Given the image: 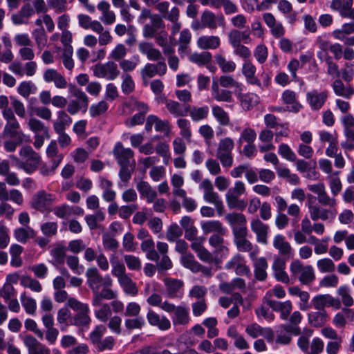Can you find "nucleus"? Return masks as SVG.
<instances>
[{"mask_svg":"<svg viewBox=\"0 0 354 354\" xmlns=\"http://www.w3.org/2000/svg\"><path fill=\"white\" fill-rule=\"evenodd\" d=\"M22 160L16 158V167L24 170L26 174H32L39 167L41 157L30 146H24L19 150Z\"/></svg>","mask_w":354,"mask_h":354,"instance_id":"1","label":"nucleus"},{"mask_svg":"<svg viewBox=\"0 0 354 354\" xmlns=\"http://www.w3.org/2000/svg\"><path fill=\"white\" fill-rule=\"evenodd\" d=\"M291 277L301 284L309 285L315 279V273L311 265H306L296 259L290 264Z\"/></svg>","mask_w":354,"mask_h":354,"instance_id":"2","label":"nucleus"},{"mask_svg":"<svg viewBox=\"0 0 354 354\" xmlns=\"http://www.w3.org/2000/svg\"><path fill=\"white\" fill-rule=\"evenodd\" d=\"M246 187L245 183L241 180L234 182L233 187L228 189L225 194V201L230 209H238L243 210L246 207V202L239 199L241 195L245 194Z\"/></svg>","mask_w":354,"mask_h":354,"instance_id":"3","label":"nucleus"},{"mask_svg":"<svg viewBox=\"0 0 354 354\" xmlns=\"http://www.w3.org/2000/svg\"><path fill=\"white\" fill-rule=\"evenodd\" d=\"M86 277L87 284L92 290L93 294L97 290H100L102 286L110 287L112 286L113 281L110 276L107 274L103 277L95 267L88 268Z\"/></svg>","mask_w":354,"mask_h":354,"instance_id":"4","label":"nucleus"},{"mask_svg":"<svg viewBox=\"0 0 354 354\" xmlns=\"http://www.w3.org/2000/svg\"><path fill=\"white\" fill-rule=\"evenodd\" d=\"M234 147V141L230 138H225L219 141L216 157L219 159L223 167H230L232 166L234 159L232 151Z\"/></svg>","mask_w":354,"mask_h":354,"instance_id":"5","label":"nucleus"},{"mask_svg":"<svg viewBox=\"0 0 354 354\" xmlns=\"http://www.w3.org/2000/svg\"><path fill=\"white\" fill-rule=\"evenodd\" d=\"M91 70L95 77L106 80H113L120 74L118 65L112 61L104 64H97L91 67Z\"/></svg>","mask_w":354,"mask_h":354,"instance_id":"6","label":"nucleus"},{"mask_svg":"<svg viewBox=\"0 0 354 354\" xmlns=\"http://www.w3.org/2000/svg\"><path fill=\"white\" fill-rule=\"evenodd\" d=\"M55 199V195L41 190L33 196L31 200V207L41 212H48L51 210L52 203Z\"/></svg>","mask_w":354,"mask_h":354,"instance_id":"7","label":"nucleus"},{"mask_svg":"<svg viewBox=\"0 0 354 354\" xmlns=\"http://www.w3.org/2000/svg\"><path fill=\"white\" fill-rule=\"evenodd\" d=\"M223 236L213 234L209 239V245L214 249V255L221 259L226 258L230 253L229 243L224 240Z\"/></svg>","mask_w":354,"mask_h":354,"instance_id":"8","label":"nucleus"},{"mask_svg":"<svg viewBox=\"0 0 354 354\" xmlns=\"http://www.w3.org/2000/svg\"><path fill=\"white\" fill-rule=\"evenodd\" d=\"M3 134L15 138L20 142H28L30 141V136L24 134L20 129V124L17 120L6 122L3 129Z\"/></svg>","mask_w":354,"mask_h":354,"instance_id":"9","label":"nucleus"},{"mask_svg":"<svg viewBox=\"0 0 354 354\" xmlns=\"http://www.w3.org/2000/svg\"><path fill=\"white\" fill-rule=\"evenodd\" d=\"M306 205L308 207L310 217L313 221L321 219L322 221H328L331 222L335 219L334 212L333 210H326V208L315 205L310 200Z\"/></svg>","mask_w":354,"mask_h":354,"instance_id":"10","label":"nucleus"},{"mask_svg":"<svg viewBox=\"0 0 354 354\" xmlns=\"http://www.w3.org/2000/svg\"><path fill=\"white\" fill-rule=\"evenodd\" d=\"M328 97L326 91L311 90L306 93V101L313 111L319 110Z\"/></svg>","mask_w":354,"mask_h":354,"instance_id":"11","label":"nucleus"},{"mask_svg":"<svg viewBox=\"0 0 354 354\" xmlns=\"http://www.w3.org/2000/svg\"><path fill=\"white\" fill-rule=\"evenodd\" d=\"M272 270L277 281L285 284L290 283V279L286 271L285 260L279 257H276L272 264Z\"/></svg>","mask_w":354,"mask_h":354,"instance_id":"12","label":"nucleus"},{"mask_svg":"<svg viewBox=\"0 0 354 354\" xmlns=\"http://www.w3.org/2000/svg\"><path fill=\"white\" fill-rule=\"evenodd\" d=\"M113 153L120 165H130L131 162H135L133 151L130 148H124L120 142L116 143Z\"/></svg>","mask_w":354,"mask_h":354,"instance_id":"13","label":"nucleus"},{"mask_svg":"<svg viewBox=\"0 0 354 354\" xmlns=\"http://www.w3.org/2000/svg\"><path fill=\"white\" fill-rule=\"evenodd\" d=\"M281 102L286 105V109L290 112L297 113L301 109V105L297 100V93L292 90L286 89L281 96Z\"/></svg>","mask_w":354,"mask_h":354,"instance_id":"14","label":"nucleus"},{"mask_svg":"<svg viewBox=\"0 0 354 354\" xmlns=\"http://www.w3.org/2000/svg\"><path fill=\"white\" fill-rule=\"evenodd\" d=\"M272 245L281 256L290 258L294 254V250L290 243L282 234H278L274 236Z\"/></svg>","mask_w":354,"mask_h":354,"instance_id":"15","label":"nucleus"},{"mask_svg":"<svg viewBox=\"0 0 354 354\" xmlns=\"http://www.w3.org/2000/svg\"><path fill=\"white\" fill-rule=\"evenodd\" d=\"M147 37H156L160 45L165 43L167 34L164 31V24H147L144 28Z\"/></svg>","mask_w":354,"mask_h":354,"instance_id":"16","label":"nucleus"},{"mask_svg":"<svg viewBox=\"0 0 354 354\" xmlns=\"http://www.w3.org/2000/svg\"><path fill=\"white\" fill-rule=\"evenodd\" d=\"M221 87V86L218 85L216 80L212 81L211 86L212 97L214 100L220 102H232L234 100L232 92L230 90L225 89V88Z\"/></svg>","mask_w":354,"mask_h":354,"instance_id":"17","label":"nucleus"},{"mask_svg":"<svg viewBox=\"0 0 354 354\" xmlns=\"http://www.w3.org/2000/svg\"><path fill=\"white\" fill-rule=\"evenodd\" d=\"M147 319L151 326L158 327L160 330H167L171 327L169 319L165 315L160 316L151 309L147 313Z\"/></svg>","mask_w":354,"mask_h":354,"instance_id":"18","label":"nucleus"},{"mask_svg":"<svg viewBox=\"0 0 354 354\" xmlns=\"http://www.w3.org/2000/svg\"><path fill=\"white\" fill-rule=\"evenodd\" d=\"M226 269H232L239 275H248L250 268L245 265L244 259L239 254L233 257L225 266Z\"/></svg>","mask_w":354,"mask_h":354,"instance_id":"19","label":"nucleus"},{"mask_svg":"<svg viewBox=\"0 0 354 354\" xmlns=\"http://www.w3.org/2000/svg\"><path fill=\"white\" fill-rule=\"evenodd\" d=\"M251 230L257 236V241L262 244H267L268 225L263 223L259 219H253L251 221Z\"/></svg>","mask_w":354,"mask_h":354,"instance_id":"20","label":"nucleus"},{"mask_svg":"<svg viewBox=\"0 0 354 354\" xmlns=\"http://www.w3.org/2000/svg\"><path fill=\"white\" fill-rule=\"evenodd\" d=\"M84 29H91L99 34V43L100 45H106L112 40L109 30L102 27L101 24H80Z\"/></svg>","mask_w":354,"mask_h":354,"instance_id":"21","label":"nucleus"},{"mask_svg":"<svg viewBox=\"0 0 354 354\" xmlns=\"http://www.w3.org/2000/svg\"><path fill=\"white\" fill-rule=\"evenodd\" d=\"M201 227L205 234L214 233V234L224 235L227 232L226 228L218 220L201 221Z\"/></svg>","mask_w":354,"mask_h":354,"instance_id":"22","label":"nucleus"},{"mask_svg":"<svg viewBox=\"0 0 354 354\" xmlns=\"http://www.w3.org/2000/svg\"><path fill=\"white\" fill-rule=\"evenodd\" d=\"M164 282L169 297H180L183 295V282L181 280L166 278Z\"/></svg>","mask_w":354,"mask_h":354,"instance_id":"23","label":"nucleus"},{"mask_svg":"<svg viewBox=\"0 0 354 354\" xmlns=\"http://www.w3.org/2000/svg\"><path fill=\"white\" fill-rule=\"evenodd\" d=\"M158 132H167L169 130V122L167 120H160L155 115H149L146 121L145 129L147 131H151L153 126Z\"/></svg>","mask_w":354,"mask_h":354,"instance_id":"24","label":"nucleus"},{"mask_svg":"<svg viewBox=\"0 0 354 354\" xmlns=\"http://www.w3.org/2000/svg\"><path fill=\"white\" fill-rule=\"evenodd\" d=\"M169 3L167 1H162L158 3L156 6V8L161 14L163 19L175 22L178 21L179 17V9L176 7H173L169 10Z\"/></svg>","mask_w":354,"mask_h":354,"instance_id":"25","label":"nucleus"},{"mask_svg":"<svg viewBox=\"0 0 354 354\" xmlns=\"http://www.w3.org/2000/svg\"><path fill=\"white\" fill-rule=\"evenodd\" d=\"M273 310L280 313V317L283 320H286L289 317L292 308V305L290 301H279L277 300H269V304H267Z\"/></svg>","mask_w":354,"mask_h":354,"instance_id":"26","label":"nucleus"},{"mask_svg":"<svg viewBox=\"0 0 354 354\" xmlns=\"http://www.w3.org/2000/svg\"><path fill=\"white\" fill-rule=\"evenodd\" d=\"M24 342L28 348V354H50L48 348L30 335L26 336Z\"/></svg>","mask_w":354,"mask_h":354,"instance_id":"27","label":"nucleus"},{"mask_svg":"<svg viewBox=\"0 0 354 354\" xmlns=\"http://www.w3.org/2000/svg\"><path fill=\"white\" fill-rule=\"evenodd\" d=\"M57 118L53 122V129L55 133H62V131H66L73 120L70 115L63 110H59L56 113Z\"/></svg>","mask_w":354,"mask_h":354,"instance_id":"28","label":"nucleus"},{"mask_svg":"<svg viewBox=\"0 0 354 354\" xmlns=\"http://www.w3.org/2000/svg\"><path fill=\"white\" fill-rule=\"evenodd\" d=\"M256 71V66L250 59L245 60L243 62L242 65V73L244 75L246 82L250 84L261 86L259 80L255 76Z\"/></svg>","mask_w":354,"mask_h":354,"instance_id":"29","label":"nucleus"},{"mask_svg":"<svg viewBox=\"0 0 354 354\" xmlns=\"http://www.w3.org/2000/svg\"><path fill=\"white\" fill-rule=\"evenodd\" d=\"M237 98L241 107L244 110H250L259 102V97L253 93H242L241 91L236 93Z\"/></svg>","mask_w":354,"mask_h":354,"instance_id":"30","label":"nucleus"},{"mask_svg":"<svg viewBox=\"0 0 354 354\" xmlns=\"http://www.w3.org/2000/svg\"><path fill=\"white\" fill-rule=\"evenodd\" d=\"M173 313L171 317L172 322L174 326L185 325L189 322V309L183 306H176L174 304V309L171 310Z\"/></svg>","mask_w":354,"mask_h":354,"instance_id":"31","label":"nucleus"},{"mask_svg":"<svg viewBox=\"0 0 354 354\" xmlns=\"http://www.w3.org/2000/svg\"><path fill=\"white\" fill-rule=\"evenodd\" d=\"M165 102L169 112L176 117L185 116L189 111V105L180 104L171 100H165Z\"/></svg>","mask_w":354,"mask_h":354,"instance_id":"32","label":"nucleus"},{"mask_svg":"<svg viewBox=\"0 0 354 354\" xmlns=\"http://www.w3.org/2000/svg\"><path fill=\"white\" fill-rule=\"evenodd\" d=\"M136 188L140 196L145 198L148 203L153 202L157 196L156 191L146 181H139L136 184Z\"/></svg>","mask_w":354,"mask_h":354,"instance_id":"33","label":"nucleus"},{"mask_svg":"<svg viewBox=\"0 0 354 354\" xmlns=\"http://www.w3.org/2000/svg\"><path fill=\"white\" fill-rule=\"evenodd\" d=\"M218 86L223 88H234L239 91H243V84L234 79L231 75H223L218 77H214Z\"/></svg>","mask_w":354,"mask_h":354,"instance_id":"34","label":"nucleus"},{"mask_svg":"<svg viewBox=\"0 0 354 354\" xmlns=\"http://www.w3.org/2000/svg\"><path fill=\"white\" fill-rule=\"evenodd\" d=\"M147 302L149 305L155 307H159L162 310L167 313H171V310L174 309V304H171L167 301H162V297L157 294L153 293L147 299Z\"/></svg>","mask_w":354,"mask_h":354,"instance_id":"35","label":"nucleus"},{"mask_svg":"<svg viewBox=\"0 0 354 354\" xmlns=\"http://www.w3.org/2000/svg\"><path fill=\"white\" fill-rule=\"evenodd\" d=\"M254 275L257 279L263 281L267 277V268L268 267L265 257H259L254 259Z\"/></svg>","mask_w":354,"mask_h":354,"instance_id":"36","label":"nucleus"},{"mask_svg":"<svg viewBox=\"0 0 354 354\" xmlns=\"http://www.w3.org/2000/svg\"><path fill=\"white\" fill-rule=\"evenodd\" d=\"M95 308L94 315L97 319L102 322H106L110 318L112 312L108 304L100 302L98 305H93Z\"/></svg>","mask_w":354,"mask_h":354,"instance_id":"37","label":"nucleus"},{"mask_svg":"<svg viewBox=\"0 0 354 354\" xmlns=\"http://www.w3.org/2000/svg\"><path fill=\"white\" fill-rule=\"evenodd\" d=\"M231 46L240 45L243 41L245 44L250 42V32L248 30L241 32L237 30H232L228 35Z\"/></svg>","mask_w":354,"mask_h":354,"instance_id":"38","label":"nucleus"},{"mask_svg":"<svg viewBox=\"0 0 354 354\" xmlns=\"http://www.w3.org/2000/svg\"><path fill=\"white\" fill-rule=\"evenodd\" d=\"M118 281L125 294L131 297H135L138 295V289L136 284L129 276L127 274L123 276V277H120Z\"/></svg>","mask_w":354,"mask_h":354,"instance_id":"39","label":"nucleus"},{"mask_svg":"<svg viewBox=\"0 0 354 354\" xmlns=\"http://www.w3.org/2000/svg\"><path fill=\"white\" fill-rule=\"evenodd\" d=\"M117 297V292L112 290L109 287H104L101 292L97 290L93 293L92 298V305H98L102 302V299L111 300Z\"/></svg>","mask_w":354,"mask_h":354,"instance_id":"40","label":"nucleus"},{"mask_svg":"<svg viewBox=\"0 0 354 354\" xmlns=\"http://www.w3.org/2000/svg\"><path fill=\"white\" fill-rule=\"evenodd\" d=\"M35 232L30 226L19 227L14 230V236L18 242L26 243L35 236Z\"/></svg>","mask_w":354,"mask_h":354,"instance_id":"41","label":"nucleus"},{"mask_svg":"<svg viewBox=\"0 0 354 354\" xmlns=\"http://www.w3.org/2000/svg\"><path fill=\"white\" fill-rule=\"evenodd\" d=\"M66 248L61 244L56 245L51 250L50 255L52 260L50 262L55 266L62 265L65 260Z\"/></svg>","mask_w":354,"mask_h":354,"instance_id":"42","label":"nucleus"},{"mask_svg":"<svg viewBox=\"0 0 354 354\" xmlns=\"http://www.w3.org/2000/svg\"><path fill=\"white\" fill-rule=\"evenodd\" d=\"M141 249L146 253L148 259L154 261H157L159 259V255L154 249V242L151 238L142 241Z\"/></svg>","mask_w":354,"mask_h":354,"instance_id":"43","label":"nucleus"},{"mask_svg":"<svg viewBox=\"0 0 354 354\" xmlns=\"http://www.w3.org/2000/svg\"><path fill=\"white\" fill-rule=\"evenodd\" d=\"M197 44L201 49H215L219 46L220 40L216 36H203L199 37Z\"/></svg>","mask_w":354,"mask_h":354,"instance_id":"44","label":"nucleus"},{"mask_svg":"<svg viewBox=\"0 0 354 354\" xmlns=\"http://www.w3.org/2000/svg\"><path fill=\"white\" fill-rule=\"evenodd\" d=\"M339 171H335L333 174L327 176L326 178L328 181L329 187L333 196H336L341 192L342 185L339 177Z\"/></svg>","mask_w":354,"mask_h":354,"instance_id":"45","label":"nucleus"},{"mask_svg":"<svg viewBox=\"0 0 354 354\" xmlns=\"http://www.w3.org/2000/svg\"><path fill=\"white\" fill-rule=\"evenodd\" d=\"M110 263L112 268L111 274L117 277L118 280L127 275L125 266L115 255L110 257Z\"/></svg>","mask_w":354,"mask_h":354,"instance_id":"46","label":"nucleus"},{"mask_svg":"<svg viewBox=\"0 0 354 354\" xmlns=\"http://www.w3.org/2000/svg\"><path fill=\"white\" fill-rule=\"evenodd\" d=\"M335 196L331 197L330 196L326 191H325L322 194H321L318 198V202L323 206L328 207L326 210H333L334 212V218H335L337 214V210L336 208L337 205V200L335 198Z\"/></svg>","mask_w":354,"mask_h":354,"instance_id":"47","label":"nucleus"},{"mask_svg":"<svg viewBox=\"0 0 354 354\" xmlns=\"http://www.w3.org/2000/svg\"><path fill=\"white\" fill-rule=\"evenodd\" d=\"M180 263L183 267L190 270L193 272H198L201 268V264L195 259L192 254L182 255Z\"/></svg>","mask_w":354,"mask_h":354,"instance_id":"48","label":"nucleus"},{"mask_svg":"<svg viewBox=\"0 0 354 354\" xmlns=\"http://www.w3.org/2000/svg\"><path fill=\"white\" fill-rule=\"evenodd\" d=\"M328 319V317L324 310L312 312L308 314V321L310 324L315 327H319L324 325Z\"/></svg>","mask_w":354,"mask_h":354,"instance_id":"49","label":"nucleus"},{"mask_svg":"<svg viewBox=\"0 0 354 354\" xmlns=\"http://www.w3.org/2000/svg\"><path fill=\"white\" fill-rule=\"evenodd\" d=\"M34 13V8L30 4L26 3L21 8L18 13L12 16V19L14 22H21L24 20L28 19Z\"/></svg>","mask_w":354,"mask_h":354,"instance_id":"50","label":"nucleus"},{"mask_svg":"<svg viewBox=\"0 0 354 354\" xmlns=\"http://www.w3.org/2000/svg\"><path fill=\"white\" fill-rule=\"evenodd\" d=\"M217 64L223 73H232L236 68V64L232 60H227L224 56L218 54L215 56Z\"/></svg>","mask_w":354,"mask_h":354,"instance_id":"51","label":"nucleus"},{"mask_svg":"<svg viewBox=\"0 0 354 354\" xmlns=\"http://www.w3.org/2000/svg\"><path fill=\"white\" fill-rule=\"evenodd\" d=\"M333 88L337 95L345 98H350L354 93V90L351 86H344L341 80H335L333 82Z\"/></svg>","mask_w":354,"mask_h":354,"instance_id":"52","label":"nucleus"},{"mask_svg":"<svg viewBox=\"0 0 354 354\" xmlns=\"http://www.w3.org/2000/svg\"><path fill=\"white\" fill-rule=\"evenodd\" d=\"M105 219V214L101 210L95 212L93 214L86 215L85 220L91 230L98 227V223L102 222Z\"/></svg>","mask_w":354,"mask_h":354,"instance_id":"53","label":"nucleus"},{"mask_svg":"<svg viewBox=\"0 0 354 354\" xmlns=\"http://www.w3.org/2000/svg\"><path fill=\"white\" fill-rule=\"evenodd\" d=\"M212 112L218 122L223 126L230 123V118L227 113L220 106L214 105L212 107Z\"/></svg>","mask_w":354,"mask_h":354,"instance_id":"54","label":"nucleus"},{"mask_svg":"<svg viewBox=\"0 0 354 354\" xmlns=\"http://www.w3.org/2000/svg\"><path fill=\"white\" fill-rule=\"evenodd\" d=\"M277 152L282 158L289 162H294L297 160V154L286 143L280 144Z\"/></svg>","mask_w":354,"mask_h":354,"instance_id":"55","label":"nucleus"},{"mask_svg":"<svg viewBox=\"0 0 354 354\" xmlns=\"http://www.w3.org/2000/svg\"><path fill=\"white\" fill-rule=\"evenodd\" d=\"M203 199L205 202L213 204L218 211L223 208V204L218 194L214 189L204 192Z\"/></svg>","mask_w":354,"mask_h":354,"instance_id":"56","label":"nucleus"},{"mask_svg":"<svg viewBox=\"0 0 354 354\" xmlns=\"http://www.w3.org/2000/svg\"><path fill=\"white\" fill-rule=\"evenodd\" d=\"M189 115L194 122H199L206 118L209 113V108L207 106L201 107L194 106L189 108Z\"/></svg>","mask_w":354,"mask_h":354,"instance_id":"57","label":"nucleus"},{"mask_svg":"<svg viewBox=\"0 0 354 354\" xmlns=\"http://www.w3.org/2000/svg\"><path fill=\"white\" fill-rule=\"evenodd\" d=\"M337 294L340 296L342 303L345 306L350 307L354 304V300L351 295V288L346 285L339 287L337 290Z\"/></svg>","mask_w":354,"mask_h":354,"instance_id":"58","label":"nucleus"},{"mask_svg":"<svg viewBox=\"0 0 354 354\" xmlns=\"http://www.w3.org/2000/svg\"><path fill=\"white\" fill-rule=\"evenodd\" d=\"M71 316V313L67 308H62L58 310L57 321L62 331H65L69 326L68 321Z\"/></svg>","mask_w":354,"mask_h":354,"instance_id":"59","label":"nucleus"},{"mask_svg":"<svg viewBox=\"0 0 354 354\" xmlns=\"http://www.w3.org/2000/svg\"><path fill=\"white\" fill-rule=\"evenodd\" d=\"M36 91V86L34 83L30 81L21 82L17 88L18 93L25 98L28 97V96L32 93H35Z\"/></svg>","mask_w":354,"mask_h":354,"instance_id":"60","label":"nucleus"},{"mask_svg":"<svg viewBox=\"0 0 354 354\" xmlns=\"http://www.w3.org/2000/svg\"><path fill=\"white\" fill-rule=\"evenodd\" d=\"M21 305L28 314L32 315L37 308V303L35 300L28 296L25 292L21 295Z\"/></svg>","mask_w":354,"mask_h":354,"instance_id":"61","label":"nucleus"},{"mask_svg":"<svg viewBox=\"0 0 354 354\" xmlns=\"http://www.w3.org/2000/svg\"><path fill=\"white\" fill-rule=\"evenodd\" d=\"M189 61L198 64L203 66L208 64L212 59V55L209 52H203L201 53H194L189 56Z\"/></svg>","mask_w":354,"mask_h":354,"instance_id":"62","label":"nucleus"},{"mask_svg":"<svg viewBox=\"0 0 354 354\" xmlns=\"http://www.w3.org/2000/svg\"><path fill=\"white\" fill-rule=\"evenodd\" d=\"M274 296L278 299H283L286 297V291L283 288L279 285L275 286L272 289L266 292L263 301L268 304L269 300H274L272 297Z\"/></svg>","mask_w":354,"mask_h":354,"instance_id":"63","label":"nucleus"},{"mask_svg":"<svg viewBox=\"0 0 354 354\" xmlns=\"http://www.w3.org/2000/svg\"><path fill=\"white\" fill-rule=\"evenodd\" d=\"M109 109V105L105 100H101L93 104L89 108V114L92 118H96L104 114Z\"/></svg>","mask_w":354,"mask_h":354,"instance_id":"64","label":"nucleus"}]
</instances>
